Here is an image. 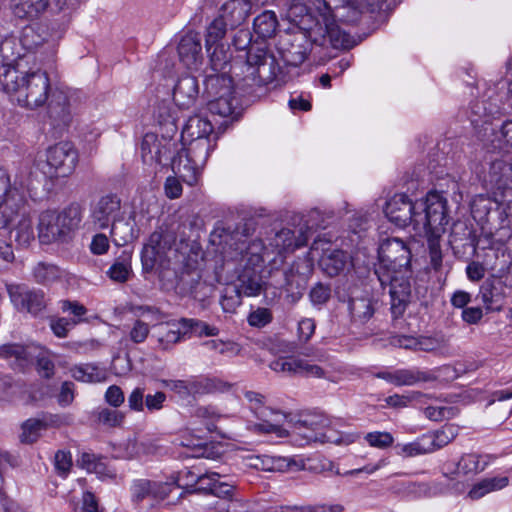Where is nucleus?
Returning <instances> with one entry per match:
<instances>
[{"label":"nucleus","instance_id":"obj_56","mask_svg":"<svg viewBox=\"0 0 512 512\" xmlns=\"http://www.w3.org/2000/svg\"><path fill=\"white\" fill-rule=\"evenodd\" d=\"M364 439L369 446L378 449H387L394 443L393 435L386 431L369 432L364 436Z\"/></svg>","mask_w":512,"mask_h":512},{"label":"nucleus","instance_id":"obj_49","mask_svg":"<svg viewBox=\"0 0 512 512\" xmlns=\"http://www.w3.org/2000/svg\"><path fill=\"white\" fill-rule=\"evenodd\" d=\"M200 378V395L207 394H216V393H226L230 391L232 388V384L224 381L220 378H209V377H199Z\"/></svg>","mask_w":512,"mask_h":512},{"label":"nucleus","instance_id":"obj_63","mask_svg":"<svg viewBox=\"0 0 512 512\" xmlns=\"http://www.w3.org/2000/svg\"><path fill=\"white\" fill-rule=\"evenodd\" d=\"M149 331L150 329L147 323L142 320H136L129 333L130 340L136 344L142 343L147 338Z\"/></svg>","mask_w":512,"mask_h":512},{"label":"nucleus","instance_id":"obj_58","mask_svg":"<svg viewBox=\"0 0 512 512\" xmlns=\"http://www.w3.org/2000/svg\"><path fill=\"white\" fill-rule=\"evenodd\" d=\"M272 319L273 315L271 310L265 307H258L252 310L247 317L249 325L256 328L265 327L272 322Z\"/></svg>","mask_w":512,"mask_h":512},{"label":"nucleus","instance_id":"obj_10","mask_svg":"<svg viewBox=\"0 0 512 512\" xmlns=\"http://www.w3.org/2000/svg\"><path fill=\"white\" fill-rule=\"evenodd\" d=\"M244 397L249 402L251 412L262 421V423L254 425L256 431L261 433H275L279 437L288 435L287 430L282 427L286 415L267 407L265 405L264 395L255 391H245Z\"/></svg>","mask_w":512,"mask_h":512},{"label":"nucleus","instance_id":"obj_48","mask_svg":"<svg viewBox=\"0 0 512 512\" xmlns=\"http://www.w3.org/2000/svg\"><path fill=\"white\" fill-rule=\"evenodd\" d=\"M213 47L214 49L210 53L211 69L216 72V74L227 75L226 68L230 66L231 55L223 46L216 45Z\"/></svg>","mask_w":512,"mask_h":512},{"label":"nucleus","instance_id":"obj_26","mask_svg":"<svg viewBox=\"0 0 512 512\" xmlns=\"http://www.w3.org/2000/svg\"><path fill=\"white\" fill-rule=\"evenodd\" d=\"M171 161L173 171L179 175V177L189 185H193L197 182L201 168L195 166L190 157L183 156V151L180 150L175 156L171 155L169 151L165 161Z\"/></svg>","mask_w":512,"mask_h":512},{"label":"nucleus","instance_id":"obj_22","mask_svg":"<svg viewBox=\"0 0 512 512\" xmlns=\"http://www.w3.org/2000/svg\"><path fill=\"white\" fill-rule=\"evenodd\" d=\"M50 6V0H10L13 16L22 21L40 18Z\"/></svg>","mask_w":512,"mask_h":512},{"label":"nucleus","instance_id":"obj_51","mask_svg":"<svg viewBox=\"0 0 512 512\" xmlns=\"http://www.w3.org/2000/svg\"><path fill=\"white\" fill-rule=\"evenodd\" d=\"M199 478L200 474H196L189 469H184L170 476V479H172L177 488H182L188 493L194 492V486L197 485Z\"/></svg>","mask_w":512,"mask_h":512},{"label":"nucleus","instance_id":"obj_42","mask_svg":"<svg viewBox=\"0 0 512 512\" xmlns=\"http://www.w3.org/2000/svg\"><path fill=\"white\" fill-rule=\"evenodd\" d=\"M222 475L219 474L218 481L212 488V495L226 500L222 507L219 508L221 512H231L232 506H234L233 498L235 495V486L231 483L221 480Z\"/></svg>","mask_w":512,"mask_h":512},{"label":"nucleus","instance_id":"obj_30","mask_svg":"<svg viewBox=\"0 0 512 512\" xmlns=\"http://www.w3.org/2000/svg\"><path fill=\"white\" fill-rule=\"evenodd\" d=\"M213 132V125L207 119L200 115H193L187 120L183 130V140H197L202 138H210Z\"/></svg>","mask_w":512,"mask_h":512},{"label":"nucleus","instance_id":"obj_50","mask_svg":"<svg viewBox=\"0 0 512 512\" xmlns=\"http://www.w3.org/2000/svg\"><path fill=\"white\" fill-rule=\"evenodd\" d=\"M46 428V424L39 419H28L22 424L20 440L22 443L31 444L37 441L40 432Z\"/></svg>","mask_w":512,"mask_h":512},{"label":"nucleus","instance_id":"obj_53","mask_svg":"<svg viewBox=\"0 0 512 512\" xmlns=\"http://www.w3.org/2000/svg\"><path fill=\"white\" fill-rule=\"evenodd\" d=\"M326 37L334 48H350V36L341 30L337 25L330 24L326 26Z\"/></svg>","mask_w":512,"mask_h":512},{"label":"nucleus","instance_id":"obj_40","mask_svg":"<svg viewBox=\"0 0 512 512\" xmlns=\"http://www.w3.org/2000/svg\"><path fill=\"white\" fill-rule=\"evenodd\" d=\"M395 449L397 455L405 458L431 453L425 434L416 438L413 442L405 444L399 443L395 446Z\"/></svg>","mask_w":512,"mask_h":512},{"label":"nucleus","instance_id":"obj_16","mask_svg":"<svg viewBox=\"0 0 512 512\" xmlns=\"http://www.w3.org/2000/svg\"><path fill=\"white\" fill-rule=\"evenodd\" d=\"M325 422L326 420L323 418L318 421L314 419L300 420L295 424V429L307 442L319 441L334 444H349L354 442L355 439L352 435L343 436L332 429L322 431L325 428Z\"/></svg>","mask_w":512,"mask_h":512},{"label":"nucleus","instance_id":"obj_46","mask_svg":"<svg viewBox=\"0 0 512 512\" xmlns=\"http://www.w3.org/2000/svg\"><path fill=\"white\" fill-rule=\"evenodd\" d=\"M179 324L184 330H186V332L191 331L198 336H217L219 334V329L217 327L210 326L201 320L182 318L179 320Z\"/></svg>","mask_w":512,"mask_h":512},{"label":"nucleus","instance_id":"obj_19","mask_svg":"<svg viewBox=\"0 0 512 512\" xmlns=\"http://www.w3.org/2000/svg\"><path fill=\"white\" fill-rule=\"evenodd\" d=\"M20 38L15 36H6L0 41V71L2 68L17 69L27 68L31 55L24 54L22 51Z\"/></svg>","mask_w":512,"mask_h":512},{"label":"nucleus","instance_id":"obj_20","mask_svg":"<svg viewBox=\"0 0 512 512\" xmlns=\"http://www.w3.org/2000/svg\"><path fill=\"white\" fill-rule=\"evenodd\" d=\"M311 227H306L305 230L300 228L298 236L290 229H281L269 241V247L279 255L292 253L297 248L307 244Z\"/></svg>","mask_w":512,"mask_h":512},{"label":"nucleus","instance_id":"obj_28","mask_svg":"<svg viewBox=\"0 0 512 512\" xmlns=\"http://www.w3.org/2000/svg\"><path fill=\"white\" fill-rule=\"evenodd\" d=\"M222 417L217 406L209 405H196L190 410V424L192 426L201 424L209 432L216 428V422Z\"/></svg>","mask_w":512,"mask_h":512},{"label":"nucleus","instance_id":"obj_33","mask_svg":"<svg viewBox=\"0 0 512 512\" xmlns=\"http://www.w3.org/2000/svg\"><path fill=\"white\" fill-rule=\"evenodd\" d=\"M163 384L166 388L176 393L180 398L193 397L200 395V378L190 377L188 379H169L164 380Z\"/></svg>","mask_w":512,"mask_h":512},{"label":"nucleus","instance_id":"obj_60","mask_svg":"<svg viewBox=\"0 0 512 512\" xmlns=\"http://www.w3.org/2000/svg\"><path fill=\"white\" fill-rule=\"evenodd\" d=\"M152 485V481L146 479L135 481L131 488L133 500L139 502L149 495L152 496Z\"/></svg>","mask_w":512,"mask_h":512},{"label":"nucleus","instance_id":"obj_24","mask_svg":"<svg viewBox=\"0 0 512 512\" xmlns=\"http://www.w3.org/2000/svg\"><path fill=\"white\" fill-rule=\"evenodd\" d=\"M178 55L180 61L188 68H196L201 60V43L198 34L187 33L184 35L178 45Z\"/></svg>","mask_w":512,"mask_h":512},{"label":"nucleus","instance_id":"obj_37","mask_svg":"<svg viewBox=\"0 0 512 512\" xmlns=\"http://www.w3.org/2000/svg\"><path fill=\"white\" fill-rule=\"evenodd\" d=\"M253 27L260 38H271L275 35L278 27L276 14L270 10L262 12L254 19Z\"/></svg>","mask_w":512,"mask_h":512},{"label":"nucleus","instance_id":"obj_4","mask_svg":"<svg viewBox=\"0 0 512 512\" xmlns=\"http://www.w3.org/2000/svg\"><path fill=\"white\" fill-rule=\"evenodd\" d=\"M25 191L16 182L10 183L9 177H0V229L8 228L18 217H21L15 228V240L20 244H28L34 239L31 219L25 211Z\"/></svg>","mask_w":512,"mask_h":512},{"label":"nucleus","instance_id":"obj_35","mask_svg":"<svg viewBox=\"0 0 512 512\" xmlns=\"http://www.w3.org/2000/svg\"><path fill=\"white\" fill-rule=\"evenodd\" d=\"M132 252L123 251L122 255L115 260L107 270V276L114 282L125 283L132 274L131 266Z\"/></svg>","mask_w":512,"mask_h":512},{"label":"nucleus","instance_id":"obj_25","mask_svg":"<svg viewBox=\"0 0 512 512\" xmlns=\"http://www.w3.org/2000/svg\"><path fill=\"white\" fill-rule=\"evenodd\" d=\"M250 0H229L221 7L220 17L227 22L230 28L242 24L251 12Z\"/></svg>","mask_w":512,"mask_h":512},{"label":"nucleus","instance_id":"obj_18","mask_svg":"<svg viewBox=\"0 0 512 512\" xmlns=\"http://www.w3.org/2000/svg\"><path fill=\"white\" fill-rule=\"evenodd\" d=\"M376 301L367 290L355 289L348 302L351 324L355 327L365 325L375 313Z\"/></svg>","mask_w":512,"mask_h":512},{"label":"nucleus","instance_id":"obj_7","mask_svg":"<svg viewBox=\"0 0 512 512\" xmlns=\"http://www.w3.org/2000/svg\"><path fill=\"white\" fill-rule=\"evenodd\" d=\"M82 220V208L71 204L60 212L44 211L39 217V238L44 243L66 241Z\"/></svg>","mask_w":512,"mask_h":512},{"label":"nucleus","instance_id":"obj_62","mask_svg":"<svg viewBox=\"0 0 512 512\" xmlns=\"http://www.w3.org/2000/svg\"><path fill=\"white\" fill-rule=\"evenodd\" d=\"M0 357L26 360L28 358L27 348L19 344H5L0 347Z\"/></svg>","mask_w":512,"mask_h":512},{"label":"nucleus","instance_id":"obj_36","mask_svg":"<svg viewBox=\"0 0 512 512\" xmlns=\"http://www.w3.org/2000/svg\"><path fill=\"white\" fill-rule=\"evenodd\" d=\"M458 435V428L454 425H445L439 430L425 434L431 453L445 447Z\"/></svg>","mask_w":512,"mask_h":512},{"label":"nucleus","instance_id":"obj_12","mask_svg":"<svg viewBox=\"0 0 512 512\" xmlns=\"http://www.w3.org/2000/svg\"><path fill=\"white\" fill-rule=\"evenodd\" d=\"M175 237L163 228L155 230L141 251L142 268L145 272H151L156 266H164L167 253L170 251Z\"/></svg>","mask_w":512,"mask_h":512},{"label":"nucleus","instance_id":"obj_32","mask_svg":"<svg viewBox=\"0 0 512 512\" xmlns=\"http://www.w3.org/2000/svg\"><path fill=\"white\" fill-rule=\"evenodd\" d=\"M476 300L481 302L486 313L502 310V297L493 281H485L479 287Z\"/></svg>","mask_w":512,"mask_h":512},{"label":"nucleus","instance_id":"obj_54","mask_svg":"<svg viewBox=\"0 0 512 512\" xmlns=\"http://www.w3.org/2000/svg\"><path fill=\"white\" fill-rule=\"evenodd\" d=\"M458 414V409L453 406L429 405L424 408V415L432 421L451 419Z\"/></svg>","mask_w":512,"mask_h":512},{"label":"nucleus","instance_id":"obj_11","mask_svg":"<svg viewBox=\"0 0 512 512\" xmlns=\"http://www.w3.org/2000/svg\"><path fill=\"white\" fill-rule=\"evenodd\" d=\"M120 213L121 199L116 194H107L91 204L89 219L98 229L111 227V235L117 236L121 229V225L116 224Z\"/></svg>","mask_w":512,"mask_h":512},{"label":"nucleus","instance_id":"obj_45","mask_svg":"<svg viewBox=\"0 0 512 512\" xmlns=\"http://www.w3.org/2000/svg\"><path fill=\"white\" fill-rule=\"evenodd\" d=\"M491 145L494 150L509 154L512 149V120L503 123L501 129L491 141Z\"/></svg>","mask_w":512,"mask_h":512},{"label":"nucleus","instance_id":"obj_39","mask_svg":"<svg viewBox=\"0 0 512 512\" xmlns=\"http://www.w3.org/2000/svg\"><path fill=\"white\" fill-rule=\"evenodd\" d=\"M433 380L430 372L421 371L418 368L396 370V386H411L418 382Z\"/></svg>","mask_w":512,"mask_h":512},{"label":"nucleus","instance_id":"obj_38","mask_svg":"<svg viewBox=\"0 0 512 512\" xmlns=\"http://www.w3.org/2000/svg\"><path fill=\"white\" fill-rule=\"evenodd\" d=\"M91 418L99 425L115 428L122 425L125 415L115 409L98 407L91 412Z\"/></svg>","mask_w":512,"mask_h":512},{"label":"nucleus","instance_id":"obj_1","mask_svg":"<svg viewBox=\"0 0 512 512\" xmlns=\"http://www.w3.org/2000/svg\"><path fill=\"white\" fill-rule=\"evenodd\" d=\"M0 89L19 105L35 109L48 103V114L56 127L68 126L73 118L66 93L52 89L48 74L41 69L4 67L0 71Z\"/></svg>","mask_w":512,"mask_h":512},{"label":"nucleus","instance_id":"obj_64","mask_svg":"<svg viewBox=\"0 0 512 512\" xmlns=\"http://www.w3.org/2000/svg\"><path fill=\"white\" fill-rule=\"evenodd\" d=\"M105 401L112 407H120L125 400L124 393L121 388L117 385H111L105 392Z\"/></svg>","mask_w":512,"mask_h":512},{"label":"nucleus","instance_id":"obj_55","mask_svg":"<svg viewBox=\"0 0 512 512\" xmlns=\"http://www.w3.org/2000/svg\"><path fill=\"white\" fill-rule=\"evenodd\" d=\"M443 233H439L438 235L434 234L432 231H423L421 235H425L428 238V246H429V254L431 258L432 266L437 269L441 266L442 263V253L439 243V238Z\"/></svg>","mask_w":512,"mask_h":512},{"label":"nucleus","instance_id":"obj_15","mask_svg":"<svg viewBox=\"0 0 512 512\" xmlns=\"http://www.w3.org/2000/svg\"><path fill=\"white\" fill-rule=\"evenodd\" d=\"M78 154L69 142H60L46 151V161L50 168L49 173L59 177L70 175L77 164Z\"/></svg>","mask_w":512,"mask_h":512},{"label":"nucleus","instance_id":"obj_13","mask_svg":"<svg viewBox=\"0 0 512 512\" xmlns=\"http://www.w3.org/2000/svg\"><path fill=\"white\" fill-rule=\"evenodd\" d=\"M7 292L12 304L20 312L37 315L46 307L45 294L40 289L24 284H10L7 285Z\"/></svg>","mask_w":512,"mask_h":512},{"label":"nucleus","instance_id":"obj_43","mask_svg":"<svg viewBox=\"0 0 512 512\" xmlns=\"http://www.w3.org/2000/svg\"><path fill=\"white\" fill-rule=\"evenodd\" d=\"M33 276L37 283L48 285L61 277V271L54 264L40 262L34 267Z\"/></svg>","mask_w":512,"mask_h":512},{"label":"nucleus","instance_id":"obj_23","mask_svg":"<svg viewBox=\"0 0 512 512\" xmlns=\"http://www.w3.org/2000/svg\"><path fill=\"white\" fill-rule=\"evenodd\" d=\"M488 181L498 189H509L512 179V159L503 153L501 158L491 160Z\"/></svg>","mask_w":512,"mask_h":512},{"label":"nucleus","instance_id":"obj_52","mask_svg":"<svg viewBox=\"0 0 512 512\" xmlns=\"http://www.w3.org/2000/svg\"><path fill=\"white\" fill-rule=\"evenodd\" d=\"M243 295L234 287L224 288L220 299V305L224 312L232 313L242 304Z\"/></svg>","mask_w":512,"mask_h":512},{"label":"nucleus","instance_id":"obj_41","mask_svg":"<svg viewBox=\"0 0 512 512\" xmlns=\"http://www.w3.org/2000/svg\"><path fill=\"white\" fill-rule=\"evenodd\" d=\"M472 117L471 123L478 125L480 122L487 124L489 117L500 113L501 107L497 105H486L484 100H476L470 106Z\"/></svg>","mask_w":512,"mask_h":512},{"label":"nucleus","instance_id":"obj_61","mask_svg":"<svg viewBox=\"0 0 512 512\" xmlns=\"http://www.w3.org/2000/svg\"><path fill=\"white\" fill-rule=\"evenodd\" d=\"M55 469L57 473L66 477L72 467V458L70 452L67 451H58L55 454Z\"/></svg>","mask_w":512,"mask_h":512},{"label":"nucleus","instance_id":"obj_47","mask_svg":"<svg viewBox=\"0 0 512 512\" xmlns=\"http://www.w3.org/2000/svg\"><path fill=\"white\" fill-rule=\"evenodd\" d=\"M495 203L488 197L477 196L471 203V213L476 221L487 223Z\"/></svg>","mask_w":512,"mask_h":512},{"label":"nucleus","instance_id":"obj_44","mask_svg":"<svg viewBox=\"0 0 512 512\" xmlns=\"http://www.w3.org/2000/svg\"><path fill=\"white\" fill-rule=\"evenodd\" d=\"M227 27H229V25L220 16L214 19L208 26L205 39L208 53H210L213 46L218 45V42L225 36Z\"/></svg>","mask_w":512,"mask_h":512},{"label":"nucleus","instance_id":"obj_34","mask_svg":"<svg viewBox=\"0 0 512 512\" xmlns=\"http://www.w3.org/2000/svg\"><path fill=\"white\" fill-rule=\"evenodd\" d=\"M71 373L75 380L86 383L103 382L107 378L106 370L93 363L76 365Z\"/></svg>","mask_w":512,"mask_h":512},{"label":"nucleus","instance_id":"obj_9","mask_svg":"<svg viewBox=\"0 0 512 512\" xmlns=\"http://www.w3.org/2000/svg\"><path fill=\"white\" fill-rule=\"evenodd\" d=\"M205 92L209 98L207 107L211 114L226 118L237 112L239 101L234 95L232 78L224 74H207Z\"/></svg>","mask_w":512,"mask_h":512},{"label":"nucleus","instance_id":"obj_5","mask_svg":"<svg viewBox=\"0 0 512 512\" xmlns=\"http://www.w3.org/2000/svg\"><path fill=\"white\" fill-rule=\"evenodd\" d=\"M266 250L259 239L250 243L241 241L236 244V255L232 258L239 262L236 284L233 285L245 297L258 296L264 287L261 275L263 252Z\"/></svg>","mask_w":512,"mask_h":512},{"label":"nucleus","instance_id":"obj_3","mask_svg":"<svg viewBox=\"0 0 512 512\" xmlns=\"http://www.w3.org/2000/svg\"><path fill=\"white\" fill-rule=\"evenodd\" d=\"M385 215L397 227H413L416 234L432 231L444 233L449 223L447 199L438 192H429L425 200L413 202L406 194H395L385 207Z\"/></svg>","mask_w":512,"mask_h":512},{"label":"nucleus","instance_id":"obj_14","mask_svg":"<svg viewBox=\"0 0 512 512\" xmlns=\"http://www.w3.org/2000/svg\"><path fill=\"white\" fill-rule=\"evenodd\" d=\"M491 460L490 455L464 453L457 462L449 461L443 465L444 475L451 480L473 477L483 472Z\"/></svg>","mask_w":512,"mask_h":512},{"label":"nucleus","instance_id":"obj_6","mask_svg":"<svg viewBox=\"0 0 512 512\" xmlns=\"http://www.w3.org/2000/svg\"><path fill=\"white\" fill-rule=\"evenodd\" d=\"M243 66L245 75L240 80V85L248 93H254L255 88L262 86L273 84L277 87L285 83V76L277 59L265 49L250 48Z\"/></svg>","mask_w":512,"mask_h":512},{"label":"nucleus","instance_id":"obj_59","mask_svg":"<svg viewBox=\"0 0 512 512\" xmlns=\"http://www.w3.org/2000/svg\"><path fill=\"white\" fill-rule=\"evenodd\" d=\"M309 297L313 305L326 304L331 298L330 285L318 282L311 288Z\"/></svg>","mask_w":512,"mask_h":512},{"label":"nucleus","instance_id":"obj_27","mask_svg":"<svg viewBox=\"0 0 512 512\" xmlns=\"http://www.w3.org/2000/svg\"><path fill=\"white\" fill-rule=\"evenodd\" d=\"M350 256L340 249H323L319 265L330 277L339 275L347 266Z\"/></svg>","mask_w":512,"mask_h":512},{"label":"nucleus","instance_id":"obj_57","mask_svg":"<svg viewBox=\"0 0 512 512\" xmlns=\"http://www.w3.org/2000/svg\"><path fill=\"white\" fill-rule=\"evenodd\" d=\"M295 374H299L306 377H325V371L319 365L312 364L307 360L301 358H295Z\"/></svg>","mask_w":512,"mask_h":512},{"label":"nucleus","instance_id":"obj_21","mask_svg":"<svg viewBox=\"0 0 512 512\" xmlns=\"http://www.w3.org/2000/svg\"><path fill=\"white\" fill-rule=\"evenodd\" d=\"M199 97V84L196 77L191 75L181 76L174 86L173 100L181 109H189L196 103Z\"/></svg>","mask_w":512,"mask_h":512},{"label":"nucleus","instance_id":"obj_29","mask_svg":"<svg viewBox=\"0 0 512 512\" xmlns=\"http://www.w3.org/2000/svg\"><path fill=\"white\" fill-rule=\"evenodd\" d=\"M170 151V147L164 145L161 147L160 141L153 133L144 135L141 142V153L144 162H156L162 164Z\"/></svg>","mask_w":512,"mask_h":512},{"label":"nucleus","instance_id":"obj_8","mask_svg":"<svg viewBox=\"0 0 512 512\" xmlns=\"http://www.w3.org/2000/svg\"><path fill=\"white\" fill-rule=\"evenodd\" d=\"M65 31L66 26L57 20L35 22L22 29L20 44L28 53L42 49L52 57L55 55L57 43Z\"/></svg>","mask_w":512,"mask_h":512},{"label":"nucleus","instance_id":"obj_17","mask_svg":"<svg viewBox=\"0 0 512 512\" xmlns=\"http://www.w3.org/2000/svg\"><path fill=\"white\" fill-rule=\"evenodd\" d=\"M277 48L287 65L297 67L307 58L311 43L302 33L281 36Z\"/></svg>","mask_w":512,"mask_h":512},{"label":"nucleus","instance_id":"obj_2","mask_svg":"<svg viewBox=\"0 0 512 512\" xmlns=\"http://www.w3.org/2000/svg\"><path fill=\"white\" fill-rule=\"evenodd\" d=\"M378 256L375 274L382 287H390V310L392 317L398 319L411 302V250L403 240L389 238L380 244Z\"/></svg>","mask_w":512,"mask_h":512},{"label":"nucleus","instance_id":"obj_31","mask_svg":"<svg viewBox=\"0 0 512 512\" xmlns=\"http://www.w3.org/2000/svg\"><path fill=\"white\" fill-rule=\"evenodd\" d=\"M189 144L186 148L181 149L183 156L190 157L195 166L201 169L207 162L210 152L214 145L210 138H202L197 140H188Z\"/></svg>","mask_w":512,"mask_h":512}]
</instances>
